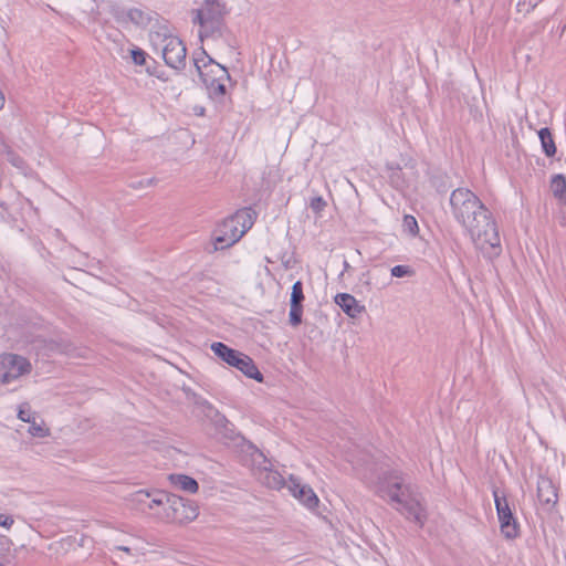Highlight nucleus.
Listing matches in <instances>:
<instances>
[{
    "mask_svg": "<svg viewBox=\"0 0 566 566\" xmlns=\"http://www.w3.org/2000/svg\"><path fill=\"white\" fill-rule=\"evenodd\" d=\"M150 43L156 51H161L165 63L175 70H184L186 66L187 49L184 42L176 35L168 34L165 29L151 31Z\"/></svg>",
    "mask_w": 566,
    "mask_h": 566,
    "instance_id": "nucleus-5",
    "label": "nucleus"
},
{
    "mask_svg": "<svg viewBox=\"0 0 566 566\" xmlns=\"http://www.w3.org/2000/svg\"><path fill=\"white\" fill-rule=\"evenodd\" d=\"M0 566H3V556L0 555Z\"/></svg>",
    "mask_w": 566,
    "mask_h": 566,
    "instance_id": "nucleus-35",
    "label": "nucleus"
},
{
    "mask_svg": "<svg viewBox=\"0 0 566 566\" xmlns=\"http://www.w3.org/2000/svg\"><path fill=\"white\" fill-rule=\"evenodd\" d=\"M244 235V230L239 228L232 217L224 219L216 230V249H226L237 243Z\"/></svg>",
    "mask_w": 566,
    "mask_h": 566,
    "instance_id": "nucleus-9",
    "label": "nucleus"
},
{
    "mask_svg": "<svg viewBox=\"0 0 566 566\" xmlns=\"http://www.w3.org/2000/svg\"><path fill=\"white\" fill-rule=\"evenodd\" d=\"M0 555H2V556H3V563H4V562H6V559H7L6 554H4L2 551H0Z\"/></svg>",
    "mask_w": 566,
    "mask_h": 566,
    "instance_id": "nucleus-34",
    "label": "nucleus"
},
{
    "mask_svg": "<svg viewBox=\"0 0 566 566\" xmlns=\"http://www.w3.org/2000/svg\"><path fill=\"white\" fill-rule=\"evenodd\" d=\"M29 432L32 436H34V437H41L42 438V437L46 436V430L43 427H41V426H39V424L34 423V422L30 426Z\"/></svg>",
    "mask_w": 566,
    "mask_h": 566,
    "instance_id": "nucleus-26",
    "label": "nucleus"
},
{
    "mask_svg": "<svg viewBox=\"0 0 566 566\" xmlns=\"http://www.w3.org/2000/svg\"><path fill=\"white\" fill-rule=\"evenodd\" d=\"M169 481L175 489L185 491L190 494H195L199 490L198 482L193 478L186 474H170Z\"/></svg>",
    "mask_w": 566,
    "mask_h": 566,
    "instance_id": "nucleus-16",
    "label": "nucleus"
},
{
    "mask_svg": "<svg viewBox=\"0 0 566 566\" xmlns=\"http://www.w3.org/2000/svg\"><path fill=\"white\" fill-rule=\"evenodd\" d=\"M402 228H403L405 232L409 233L412 237H415L419 231V227H418V222H417L416 218L410 214H406L403 217Z\"/></svg>",
    "mask_w": 566,
    "mask_h": 566,
    "instance_id": "nucleus-20",
    "label": "nucleus"
},
{
    "mask_svg": "<svg viewBox=\"0 0 566 566\" xmlns=\"http://www.w3.org/2000/svg\"><path fill=\"white\" fill-rule=\"evenodd\" d=\"M492 493L501 534L506 539L517 538L521 534L520 523L512 512L505 491L494 488Z\"/></svg>",
    "mask_w": 566,
    "mask_h": 566,
    "instance_id": "nucleus-7",
    "label": "nucleus"
},
{
    "mask_svg": "<svg viewBox=\"0 0 566 566\" xmlns=\"http://www.w3.org/2000/svg\"><path fill=\"white\" fill-rule=\"evenodd\" d=\"M13 523H14V521H13L12 516L6 515V514H0V526L10 528L13 525Z\"/></svg>",
    "mask_w": 566,
    "mask_h": 566,
    "instance_id": "nucleus-27",
    "label": "nucleus"
},
{
    "mask_svg": "<svg viewBox=\"0 0 566 566\" xmlns=\"http://www.w3.org/2000/svg\"><path fill=\"white\" fill-rule=\"evenodd\" d=\"M229 9L220 0H203L201 8L192 11V23L200 27L199 38H222L228 31L226 17Z\"/></svg>",
    "mask_w": 566,
    "mask_h": 566,
    "instance_id": "nucleus-4",
    "label": "nucleus"
},
{
    "mask_svg": "<svg viewBox=\"0 0 566 566\" xmlns=\"http://www.w3.org/2000/svg\"><path fill=\"white\" fill-rule=\"evenodd\" d=\"M390 273L395 277H410L415 275V270L409 265H395Z\"/></svg>",
    "mask_w": 566,
    "mask_h": 566,
    "instance_id": "nucleus-21",
    "label": "nucleus"
},
{
    "mask_svg": "<svg viewBox=\"0 0 566 566\" xmlns=\"http://www.w3.org/2000/svg\"><path fill=\"white\" fill-rule=\"evenodd\" d=\"M538 137L541 139V145L544 154L547 157H553L556 154V145L553 138V135L549 128L544 127L538 130Z\"/></svg>",
    "mask_w": 566,
    "mask_h": 566,
    "instance_id": "nucleus-18",
    "label": "nucleus"
},
{
    "mask_svg": "<svg viewBox=\"0 0 566 566\" xmlns=\"http://www.w3.org/2000/svg\"><path fill=\"white\" fill-rule=\"evenodd\" d=\"M335 303L352 318H357L365 312V306L350 294L339 293L335 296Z\"/></svg>",
    "mask_w": 566,
    "mask_h": 566,
    "instance_id": "nucleus-15",
    "label": "nucleus"
},
{
    "mask_svg": "<svg viewBox=\"0 0 566 566\" xmlns=\"http://www.w3.org/2000/svg\"><path fill=\"white\" fill-rule=\"evenodd\" d=\"M211 350L214 353V355H217L228 365L239 369L247 377L252 378L259 382L263 381V375L258 369L253 359L248 355L235 350L221 342L212 343Z\"/></svg>",
    "mask_w": 566,
    "mask_h": 566,
    "instance_id": "nucleus-6",
    "label": "nucleus"
},
{
    "mask_svg": "<svg viewBox=\"0 0 566 566\" xmlns=\"http://www.w3.org/2000/svg\"><path fill=\"white\" fill-rule=\"evenodd\" d=\"M310 207L315 213H319L325 209L326 201L321 196H317L311 199Z\"/></svg>",
    "mask_w": 566,
    "mask_h": 566,
    "instance_id": "nucleus-24",
    "label": "nucleus"
},
{
    "mask_svg": "<svg viewBox=\"0 0 566 566\" xmlns=\"http://www.w3.org/2000/svg\"><path fill=\"white\" fill-rule=\"evenodd\" d=\"M287 488L293 496L300 500L306 507L315 509L318 505L319 500L314 491L310 486L301 484L297 478L291 475Z\"/></svg>",
    "mask_w": 566,
    "mask_h": 566,
    "instance_id": "nucleus-11",
    "label": "nucleus"
},
{
    "mask_svg": "<svg viewBox=\"0 0 566 566\" xmlns=\"http://www.w3.org/2000/svg\"><path fill=\"white\" fill-rule=\"evenodd\" d=\"M231 217L235 220V223L239 224V228L244 230L245 233L254 223L255 212L251 208H244L238 210Z\"/></svg>",
    "mask_w": 566,
    "mask_h": 566,
    "instance_id": "nucleus-17",
    "label": "nucleus"
},
{
    "mask_svg": "<svg viewBox=\"0 0 566 566\" xmlns=\"http://www.w3.org/2000/svg\"><path fill=\"white\" fill-rule=\"evenodd\" d=\"M116 548H117L118 551H123V552H126V553H128V554H130V552H132V551H130V548H129V547H126V546H118V547H116Z\"/></svg>",
    "mask_w": 566,
    "mask_h": 566,
    "instance_id": "nucleus-32",
    "label": "nucleus"
},
{
    "mask_svg": "<svg viewBox=\"0 0 566 566\" xmlns=\"http://www.w3.org/2000/svg\"><path fill=\"white\" fill-rule=\"evenodd\" d=\"M4 105V95L3 93L0 91V109L3 107Z\"/></svg>",
    "mask_w": 566,
    "mask_h": 566,
    "instance_id": "nucleus-33",
    "label": "nucleus"
},
{
    "mask_svg": "<svg viewBox=\"0 0 566 566\" xmlns=\"http://www.w3.org/2000/svg\"><path fill=\"white\" fill-rule=\"evenodd\" d=\"M193 64L203 83L209 98L223 103L227 96V83L231 81L228 69L210 57L206 51L193 57Z\"/></svg>",
    "mask_w": 566,
    "mask_h": 566,
    "instance_id": "nucleus-3",
    "label": "nucleus"
},
{
    "mask_svg": "<svg viewBox=\"0 0 566 566\" xmlns=\"http://www.w3.org/2000/svg\"><path fill=\"white\" fill-rule=\"evenodd\" d=\"M130 54H132L133 62L136 65H145L146 64L148 55L144 50H142L139 48H135L130 51Z\"/></svg>",
    "mask_w": 566,
    "mask_h": 566,
    "instance_id": "nucleus-22",
    "label": "nucleus"
},
{
    "mask_svg": "<svg viewBox=\"0 0 566 566\" xmlns=\"http://www.w3.org/2000/svg\"><path fill=\"white\" fill-rule=\"evenodd\" d=\"M165 497L167 495L165 493H160L158 496L154 497L150 503L148 504L149 509H154L155 506L161 505L165 501Z\"/></svg>",
    "mask_w": 566,
    "mask_h": 566,
    "instance_id": "nucleus-28",
    "label": "nucleus"
},
{
    "mask_svg": "<svg viewBox=\"0 0 566 566\" xmlns=\"http://www.w3.org/2000/svg\"><path fill=\"white\" fill-rule=\"evenodd\" d=\"M136 496H137V501L138 502H144V499L143 497H149V493L145 492V491H138L136 493Z\"/></svg>",
    "mask_w": 566,
    "mask_h": 566,
    "instance_id": "nucleus-30",
    "label": "nucleus"
},
{
    "mask_svg": "<svg viewBox=\"0 0 566 566\" xmlns=\"http://www.w3.org/2000/svg\"><path fill=\"white\" fill-rule=\"evenodd\" d=\"M551 189L553 195L559 199L565 200L566 198V178L562 174L554 175L551 180Z\"/></svg>",
    "mask_w": 566,
    "mask_h": 566,
    "instance_id": "nucleus-19",
    "label": "nucleus"
},
{
    "mask_svg": "<svg viewBox=\"0 0 566 566\" xmlns=\"http://www.w3.org/2000/svg\"><path fill=\"white\" fill-rule=\"evenodd\" d=\"M304 300L305 296L303 292V283L301 281H296L292 286L290 298L291 308L289 314V322L293 327H296L302 323Z\"/></svg>",
    "mask_w": 566,
    "mask_h": 566,
    "instance_id": "nucleus-10",
    "label": "nucleus"
},
{
    "mask_svg": "<svg viewBox=\"0 0 566 566\" xmlns=\"http://www.w3.org/2000/svg\"><path fill=\"white\" fill-rule=\"evenodd\" d=\"M258 457L263 459V463L265 464L259 472V480L268 488L280 490L285 485L284 478L277 471H274L268 467L271 463L264 458V455L258 452Z\"/></svg>",
    "mask_w": 566,
    "mask_h": 566,
    "instance_id": "nucleus-13",
    "label": "nucleus"
},
{
    "mask_svg": "<svg viewBox=\"0 0 566 566\" xmlns=\"http://www.w3.org/2000/svg\"><path fill=\"white\" fill-rule=\"evenodd\" d=\"M114 17L118 22H130L142 28L147 27L150 22V15L138 8L116 10Z\"/></svg>",
    "mask_w": 566,
    "mask_h": 566,
    "instance_id": "nucleus-12",
    "label": "nucleus"
},
{
    "mask_svg": "<svg viewBox=\"0 0 566 566\" xmlns=\"http://www.w3.org/2000/svg\"><path fill=\"white\" fill-rule=\"evenodd\" d=\"M361 479L374 488L376 494L386 500L407 520L422 527L427 521V511L415 488L406 482L405 474L399 470H381L373 468L359 471Z\"/></svg>",
    "mask_w": 566,
    "mask_h": 566,
    "instance_id": "nucleus-2",
    "label": "nucleus"
},
{
    "mask_svg": "<svg viewBox=\"0 0 566 566\" xmlns=\"http://www.w3.org/2000/svg\"><path fill=\"white\" fill-rule=\"evenodd\" d=\"M197 514H198V513H197V509H196V507H192V509H191V515H187V518L192 520V518H195V517L197 516Z\"/></svg>",
    "mask_w": 566,
    "mask_h": 566,
    "instance_id": "nucleus-31",
    "label": "nucleus"
},
{
    "mask_svg": "<svg viewBox=\"0 0 566 566\" xmlns=\"http://www.w3.org/2000/svg\"><path fill=\"white\" fill-rule=\"evenodd\" d=\"M389 178H390L391 184L396 188H403L406 185L405 180L401 178V169L400 168L392 169L389 175Z\"/></svg>",
    "mask_w": 566,
    "mask_h": 566,
    "instance_id": "nucleus-23",
    "label": "nucleus"
},
{
    "mask_svg": "<svg viewBox=\"0 0 566 566\" xmlns=\"http://www.w3.org/2000/svg\"><path fill=\"white\" fill-rule=\"evenodd\" d=\"M18 417L20 420H22L24 422H31V416H30L29 411H27L22 408H20Z\"/></svg>",
    "mask_w": 566,
    "mask_h": 566,
    "instance_id": "nucleus-29",
    "label": "nucleus"
},
{
    "mask_svg": "<svg viewBox=\"0 0 566 566\" xmlns=\"http://www.w3.org/2000/svg\"><path fill=\"white\" fill-rule=\"evenodd\" d=\"M31 371L30 361L15 354L0 355V382L9 384Z\"/></svg>",
    "mask_w": 566,
    "mask_h": 566,
    "instance_id": "nucleus-8",
    "label": "nucleus"
},
{
    "mask_svg": "<svg viewBox=\"0 0 566 566\" xmlns=\"http://www.w3.org/2000/svg\"><path fill=\"white\" fill-rule=\"evenodd\" d=\"M542 1L543 0H520L517 7L520 11L524 10L530 12L531 10L535 9Z\"/></svg>",
    "mask_w": 566,
    "mask_h": 566,
    "instance_id": "nucleus-25",
    "label": "nucleus"
},
{
    "mask_svg": "<svg viewBox=\"0 0 566 566\" xmlns=\"http://www.w3.org/2000/svg\"><path fill=\"white\" fill-rule=\"evenodd\" d=\"M537 497L544 505L554 506L557 503V488L551 479L539 478L537 482Z\"/></svg>",
    "mask_w": 566,
    "mask_h": 566,
    "instance_id": "nucleus-14",
    "label": "nucleus"
},
{
    "mask_svg": "<svg viewBox=\"0 0 566 566\" xmlns=\"http://www.w3.org/2000/svg\"><path fill=\"white\" fill-rule=\"evenodd\" d=\"M451 212L454 219L470 234L475 248L484 256L500 255L501 239L491 211L469 188H457L450 196Z\"/></svg>",
    "mask_w": 566,
    "mask_h": 566,
    "instance_id": "nucleus-1",
    "label": "nucleus"
}]
</instances>
